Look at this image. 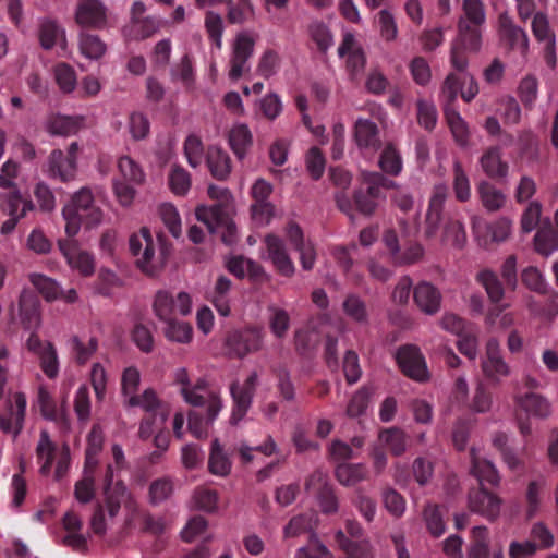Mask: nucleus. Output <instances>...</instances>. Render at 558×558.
<instances>
[{
  "instance_id": "27",
  "label": "nucleus",
  "mask_w": 558,
  "mask_h": 558,
  "mask_svg": "<svg viewBox=\"0 0 558 558\" xmlns=\"http://www.w3.org/2000/svg\"><path fill=\"white\" fill-rule=\"evenodd\" d=\"M498 32L500 37L507 40L511 48L520 50L522 54L527 52L529 39L526 33L513 24L512 19L507 12L499 15Z\"/></svg>"
},
{
  "instance_id": "40",
  "label": "nucleus",
  "mask_w": 558,
  "mask_h": 558,
  "mask_svg": "<svg viewBox=\"0 0 558 558\" xmlns=\"http://www.w3.org/2000/svg\"><path fill=\"white\" fill-rule=\"evenodd\" d=\"M105 434L100 424H94L87 435L85 450V469H94L98 463V456L102 451Z\"/></svg>"
},
{
  "instance_id": "20",
  "label": "nucleus",
  "mask_w": 558,
  "mask_h": 558,
  "mask_svg": "<svg viewBox=\"0 0 558 558\" xmlns=\"http://www.w3.org/2000/svg\"><path fill=\"white\" fill-rule=\"evenodd\" d=\"M26 409V398L23 393L16 392L9 399L7 414H0V428L13 437H16L23 426Z\"/></svg>"
},
{
  "instance_id": "59",
  "label": "nucleus",
  "mask_w": 558,
  "mask_h": 558,
  "mask_svg": "<svg viewBox=\"0 0 558 558\" xmlns=\"http://www.w3.org/2000/svg\"><path fill=\"white\" fill-rule=\"evenodd\" d=\"M509 307V304H497L488 310L485 323L489 327L498 326L502 329L510 328L514 324V316L512 313L505 311Z\"/></svg>"
},
{
  "instance_id": "22",
  "label": "nucleus",
  "mask_w": 558,
  "mask_h": 558,
  "mask_svg": "<svg viewBox=\"0 0 558 558\" xmlns=\"http://www.w3.org/2000/svg\"><path fill=\"white\" fill-rule=\"evenodd\" d=\"M39 40L44 49L57 48L60 56L70 54L65 29L56 21L47 20L40 24Z\"/></svg>"
},
{
  "instance_id": "32",
  "label": "nucleus",
  "mask_w": 558,
  "mask_h": 558,
  "mask_svg": "<svg viewBox=\"0 0 558 558\" xmlns=\"http://www.w3.org/2000/svg\"><path fill=\"white\" fill-rule=\"evenodd\" d=\"M471 459L472 473L478 480L481 486L485 484L496 486L499 484L500 477L492 461L481 456L474 448L471 450Z\"/></svg>"
},
{
  "instance_id": "45",
  "label": "nucleus",
  "mask_w": 558,
  "mask_h": 558,
  "mask_svg": "<svg viewBox=\"0 0 558 558\" xmlns=\"http://www.w3.org/2000/svg\"><path fill=\"white\" fill-rule=\"evenodd\" d=\"M54 81L59 89L64 94H71L77 86V76L74 68L61 62L53 68Z\"/></svg>"
},
{
  "instance_id": "26",
  "label": "nucleus",
  "mask_w": 558,
  "mask_h": 558,
  "mask_svg": "<svg viewBox=\"0 0 558 558\" xmlns=\"http://www.w3.org/2000/svg\"><path fill=\"white\" fill-rule=\"evenodd\" d=\"M518 408L529 417L544 420L551 414V404L543 395L526 392L515 397Z\"/></svg>"
},
{
  "instance_id": "60",
  "label": "nucleus",
  "mask_w": 558,
  "mask_h": 558,
  "mask_svg": "<svg viewBox=\"0 0 558 558\" xmlns=\"http://www.w3.org/2000/svg\"><path fill=\"white\" fill-rule=\"evenodd\" d=\"M168 180L170 190L175 195L184 196L191 189L192 182L189 172L179 166L171 168Z\"/></svg>"
},
{
  "instance_id": "12",
  "label": "nucleus",
  "mask_w": 558,
  "mask_h": 558,
  "mask_svg": "<svg viewBox=\"0 0 558 558\" xmlns=\"http://www.w3.org/2000/svg\"><path fill=\"white\" fill-rule=\"evenodd\" d=\"M37 459L45 460L40 470L44 474L48 473L50 465L57 460L56 476L60 477L69 466L70 449L66 445H63L59 449L53 447L48 434L43 430L40 434V442L37 447Z\"/></svg>"
},
{
  "instance_id": "35",
  "label": "nucleus",
  "mask_w": 558,
  "mask_h": 558,
  "mask_svg": "<svg viewBox=\"0 0 558 558\" xmlns=\"http://www.w3.org/2000/svg\"><path fill=\"white\" fill-rule=\"evenodd\" d=\"M37 401L40 404L41 415L45 420L54 422L60 426L65 425V409L63 403L58 404L48 390L39 388Z\"/></svg>"
},
{
  "instance_id": "51",
  "label": "nucleus",
  "mask_w": 558,
  "mask_h": 558,
  "mask_svg": "<svg viewBox=\"0 0 558 558\" xmlns=\"http://www.w3.org/2000/svg\"><path fill=\"white\" fill-rule=\"evenodd\" d=\"M454 44H458L465 51L477 52L482 46L481 32L476 28H471L461 20L459 22V38Z\"/></svg>"
},
{
  "instance_id": "44",
  "label": "nucleus",
  "mask_w": 558,
  "mask_h": 558,
  "mask_svg": "<svg viewBox=\"0 0 558 558\" xmlns=\"http://www.w3.org/2000/svg\"><path fill=\"white\" fill-rule=\"evenodd\" d=\"M117 167L123 182L137 185L145 182L146 175L143 168L130 156H121L118 159Z\"/></svg>"
},
{
  "instance_id": "31",
  "label": "nucleus",
  "mask_w": 558,
  "mask_h": 558,
  "mask_svg": "<svg viewBox=\"0 0 558 558\" xmlns=\"http://www.w3.org/2000/svg\"><path fill=\"white\" fill-rule=\"evenodd\" d=\"M228 144L239 160H243L253 145V134L247 124L234 123L228 132Z\"/></svg>"
},
{
  "instance_id": "30",
  "label": "nucleus",
  "mask_w": 558,
  "mask_h": 558,
  "mask_svg": "<svg viewBox=\"0 0 558 558\" xmlns=\"http://www.w3.org/2000/svg\"><path fill=\"white\" fill-rule=\"evenodd\" d=\"M37 365L49 379H56L60 373V359L57 348L49 341H37Z\"/></svg>"
},
{
  "instance_id": "62",
  "label": "nucleus",
  "mask_w": 558,
  "mask_h": 558,
  "mask_svg": "<svg viewBox=\"0 0 558 558\" xmlns=\"http://www.w3.org/2000/svg\"><path fill=\"white\" fill-rule=\"evenodd\" d=\"M280 68V57L275 50H265L259 57L256 71L264 78L274 76Z\"/></svg>"
},
{
  "instance_id": "42",
  "label": "nucleus",
  "mask_w": 558,
  "mask_h": 558,
  "mask_svg": "<svg viewBox=\"0 0 558 558\" xmlns=\"http://www.w3.org/2000/svg\"><path fill=\"white\" fill-rule=\"evenodd\" d=\"M165 323L163 335L173 343L186 344L193 339V327L184 320L171 318Z\"/></svg>"
},
{
  "instance_id": "39",
  "label": "nucleus",
  "mask_w": 558,
  "mask_h": 558,
  "mask_svg": "<svg viewBox=\"0 0 558 558\" xmlns=\"http://www.w3.org/2000/svg\"><path fill=\"white\" fill-rule=\"evenodd\" d=\"M32 209L33 205L29 201L24 199L19 192L13 193L8 199V214L11 218L1 226V233H10L15 228L17 219Z\"/></svg>"
},
{
  "instance_id": "61",
  "label": "nucleus",
  "mask_w": 558,
  "mask_h": 558,
  "mask_svg": "<svg viewBox=\"0 0 558 558\" xmlns=\"http://www.w3.org/2000/svg\"><path fill=\"white\" fill-rule=\"evenodd\" d=\"M378 163L383 171L392 175H398L402 170L401 156L390 144L384 148Z\"/></svg>"
},
{
  "instance_id": "17",
  "label": "nucleus",
  "mask_w": 558,
  "mask_h": 558,
  "mask_svg": "<svg viewBox=\"0 0 558 558\" xmlns=\"http://www.w3.org/2000/svg\"><path fill=\"white\" fill-rule=\"evenodd\" d=\"M338 54L340 58H347V71L353 80L364 72L366 57L354 34L349 32L344 34Z\"/></svg>"
},
{
  "instance_id": "6",
  "label": "nucleus",
  "mask_w": 558,
  "mask_h": 558,
  "mask_svg": "<svg viewBox=\"0 0 558 558\" xmlns=\"http://www.w3.org/2000/svg\"><path fill=\"white\" fill-rule=\"evenodd\" d=\"M459 94L466 102L473 100L478 94V85L471 73L450 72L440 87L439 100L445 107H450Z\"/></svg>"
},
{
  "instance_id": "54",
  "label": "nucleus",
  "mask_w": 558,
  "mask_h": 558,
  "mask_svg": "<svg viewBox=\"0 0 558 558\" xmlns=\"http://www.w3.org/2000/svg\"><path fill=\"white\" fill-rule=\"evenodd\" d=\"M366 469L363 464L343 463L337 466L336 476L345 486L355 485L365 478Z\"/></svg>"
},
{
  "instance_id": "55",
  "label": "nucleus",
  "mask_w": 558,
  "mask_h": 558,
  "mask_svg": "<svg viewBox=\"0 0 558 558\" xmlns=\"http://www.w3.org/2000/svg\"><path fill=\"white\" fill-rule=\"evenodd\" d=\"M294 558H333L330 550L320 542L315 533H311L308 543L300 547Z\"/></svg>"
},
{
  "instance_id": "21",
  "label": "nucleus",
  "mask_w": 558,
  "mask_h": 558,
  "mask_svg": "<svg viewBox=\"0 0 558 558\" xmlns=\"http://www.w3.org/2000/svg\"><path fill=\"white\" fill-rule=\"evenodd\" d=\"M468 504L472 512L488 520H495L500 513L502 501L497 495L478 488L469 494Z\"/></svg>"
},
{
  "instance_id": "28",
  "label": "nucleus",
  "mask_w": 558,
  "mask_h": 558,
  "mask_svg": "<svg viewBox=\"0 0 558 558\" xmlns=\"http://www.w3.org/2000/svg\"><path fill=\"white\" fill-rule=\"evenodd\" d=\"M80 54L89 62L100 61L108 51V46L100 36L82 31L77 35Z\"/></svg>"
},
{
  "instance_id": "4",
  "label": "nucleus",
  "mask_w": 558,
  "mask_h": 558,
  "mask_svg": "<svg viewBox=\"0 0 558 558\" xmlns=\"http://www.w3.org/2000/svg\"><path fill=\"white\" fill-rule=\"evenodd\" d=\"M256 39L257 35L247 29L235 34L228 61V77L231 82H238L250 71V59L254 53Z\"/></svg>"
},
{
  "instance_id": "19",
  "label": "nucleus",
  "mask_w": 558,
  "mask_h": 558,
  "mask_svg": "<svg viewBox=\"0 0 558 558\" xmlns=\"http://www.w3.org/2000/svg\"><path fill=\"white\" fill-rule=\"evenodd\" d=\"M306 490L318 498L322 511L335 513L338 510V501L327 482V475L322 471L314 472L305 484Z\"/></svg>"
},
{
  "instance_id": "43",
  "label": "nucleus",
  "mask_w": 558,
  "mask_h": 558,
  "mask_svg": "<svg viewBox=\"0 0 558 558\" xmlns=\"http://www.w3.org/2000/svg\"><path fill=\"white\" fill-rule=\"evenodd\" d=\"M63 525L68 532V535L64 537V543L75 549H82L86 545V537L84 534L80 533L82 527V520L80 517L73 511H69L64 514Z\"/></svg>"
},
{
  "instance_id": "18",
  "label": "nucleus",
  "mask_w": 558,
  "mask_h": 558,
  "mask_svg": "<svg viewBox=\"0 0 558 558\" xmlns=\"http://www.w3.org/2000/svg\"><path fill=\"white\" fill-rule=\"evenodd\" d=\"M60 250L72 270L77 271L83 277H89L95 272L94 255L78 247L75 242H61Z\"/></svg>"
},
{
  "instance_id": "33",
  "label": "nucleus",
  "mask_w": 558,
  "mask_h": 558,
  "mask_svg": "<svg viewBox=\"0 0 558 558\" xmlns=\"http://www.w3.org/2000/svg\"><path fill=\"white\" fill-rule=\"evenodd\" d=\"M231 280L226 276H219L208 292V299L214 304L217 312L227 317L230 314V293Z\"/></svg>"
},
{
  "instance_id": "25",
  "label": "nucleus",
  "mask_w": 558,
  "mask_h": 558,
  "mask_svg": "<svg viewBox=\"0 0 558 558\" xmlns=\"http://www.w3.org/2000/svg\"><path fill=\"white\" fill-rule=\"evenodd\" d=\"M354 140L362 154H374L379 147L376 123L368 119H357L354 126Z\"/></svg>"
},
{
  "instance_id": "48",
  "label": "nucleus",
  "mask_w": 558,
  "mask_h": 558,
  "mask_svg": "<svg viewBox=\"0 0 558 558\" xmlns=\"http://www.w3.org/2000/svg\"><path fill=\"white\" fill-rule=\"evenodd\" d=\"M407 439L405 433L397 427L384 429L378 436L379 442L389 447L390 451L396 456H400L405 451Z\"/></svg>"
},
{
  "instance_id": "13",
  "label": "nucleus",
  "mask_w": 558,
  "mask_h": 558,
  "mask_svg": "<svg viewBox=\"0 0 558 558\" xmlns=\"http://www.w3.org/2000/svg\"><path fill=\"white\" fill-rule=\"evenodd\" d=\"M396 357L402 372L410 378L417 381H425L429 378L425 357L416 345L408 344L400 348Z\"/></svg>"
},
{
  "instance_id": "63",
  "label": "nucleus",
  "mask_w": 558,
  "mask_h": 558,
  "mask_svg": "<svg viewBox=\"0 0 558 558\" xmlns=\"http://www.w3.org/2000/svg\"><path fill=\"white\" fill-rule=\"evenodd\" d=\"M218 499L217 492L207 488H197L192 496L194 507L205 512L217 511Z\"/></svg>"
},
{
  "instance_id": "1",
  "label": "nucleus",
  "mask_w": 558,
  "mask_h": 558,
  "mask_svg": "<svg viewBox=\"0 0 558 558\" xmlns=\"http://www.w3.org/2000/svg\"><path fill=\"white\" fill-rule=\"evenodd\" d=\"M137 501L122 481L113 480V468L108 465L105 475L102 502L98 505L90 519V529L96 534H105L121 510L130 523L137 512Z\"/></svg>"
},
{
  "instance_id": "3",
  "label": "nucleus",
  "mask_w": 558,
  "mask_h": 558,
  "mask_svg": "<svg viewBox=\"0 0 558 558\" xmlns=\"http://www.w3.org/2000/svg\"><path fill=\"white\" fill-rule=\"evenodd\" d=\"M62 216L65 220L66 234L74 236L83 225L87 228L99 226L104 219V211L96 204L92 190L82 187L63 206Z\"/></svg>"
},
{
  "instance_id": "57",
  "label": "nucleus",
  "mask_w": 558,
  "mask_h": 558,
  "mask_svg": "<svg viewBox=\"0 0 558 558\" xmlns=\"http://www.w3.org/2000/svg\"><path fill=\"white\" fill-rule=\"evenodd\" d=\"M128 130L134 141L145 140L150 132V122L146 114L134 111L129 116Z\"/></svg>"
},
{
  "instance_id": "37",
  "label": "nucleus",
  "mask_w": 558,
  "mask_h": 558,
  "mask_svg": "<svg viewBox=\"0 0 558 558\" xmlns=\"http://www.w3.org/2000/svg\"><path fill=\"white\" fill-rule=\"evenodd\" d=\"M207 165L213 177L218 180H226L231 173L230 156L218 146H211L208 149Z\"/></svg>"
},
{
  "instance_id": "15",
  "label": "nucleus",
  "mask_w": 558,
  "mask_h": 558,
  "mask_svg": "<svg viewBox=\"0 0 558 558\" xmlns=\"http://www.w3.org/2000/svg\"><path fill=\"white\" fill-rule=\"evenodd\" d=\"M264 245L265 251L262 253V258L269 260L281 275L291 277L295 267L282 239L275 234H267L264 239Z\"/></svg>"
},
{
  "instance_id": "34",
  "label": "nucleus",
  "mask_w": 558,
  "mask_h": 558,
  "mask_svg": "<svg viewBox=\"0 0 558 558\" xmlns=\"http://www.w3.org/2000/svg\"><path fill=\"white\" fill-rule=\"evenodd\" d=\"M125 404L129 407H140L147 413H153L157 415V412L160 410L159 417L161 423L163 424L168 418V411L162 410V403L158 398L155 390L148 388L145 389L141 395H135L125 401Z\"/></svg>"
},
{
  "instance_id": "56",
  "label": "nucleus",
  "mask_w": 558,
  "mask_h": 558,
  "mask_svg": "<svg viewBox=\"0 0 558 558\" xmlns=\"http://www.w3.org/2000/svg\"><path fill=\"white\" fill-rule=\"evenodd\" d=\"M379 35L386 43H392L398 38L399 29L393 14L387 10H380L377 15Z\"/></svg>"
},
{
  "instance_id": "11",
  "label": "nucleus",
  "mask_w": 558,
  "mask_h": 558,
  "mask_svg": "<svg viewBox=\"0 0 558 558\" xmlns=\"http://www.w3.org/2000/svg\"><path fill=\"white\" fill-rule=\"evenodd\" d=\"M481 366L484 376L494 383H500L511 374V367L504 359L497 339L492 338L487 341Z\"/></svg>"
},
{
  "instance_id": "46",
  "label": "nucleus",
  "mask_w": 558,
  "mask_h": 558,
  "mask_svg": "<svg viewBox=\"0 0 558 558\" xmlns=\"http://www.w3.org/2000/svg\"><path fill=\"white\" fill-rule=\"evenodd\" d=\"M477 191L483 206L488 211H497L504 207L506 203L505 194L487 182H481Z\"/></svg>"
},
{
  "instance_id": "38",
  "label": "nucleus",
  "mask_w": 558,
  "mask_h": 558,
  "mask_svg": "<svg viewBox=\"0 0 558 558\" xmlns=\"http://www.w3.org/2000/svg\"><path fill=\"white\" fill-rule=\"evenodd\" d=\"M77 165L69 160L61 150L56 149L51 153L48 160V172L50 175L68 181L75 177Z\"/></svg>"
},
{
  "instance_id": "50",
  "label": "nucleus",
  "mask_w": 558,
  "mask_h": 558,
  "mask_svg": "<svg viewBox=\"0 0 558 558\" xmlns=\"http://www.w3.org/2000/svg\"><path fill=\"white\" fill-rule=\"evenodd\" d=\"M473 543L468 550V558H489V538L486 526L478 525L472 530Z\"/></svg>"
},
{
  "instance_id": "41",
  "label": "nucleus",
  "mask_w": 558,
  "mask_h": 558,
  "mask_svg": "<svg viewBox=\"0 0 558 558\" xmlns=\"http://www.w3.org/2000/svg\"><path fill=\"white\" fill-rule=\"evenodd\" d=\"M476 280L484 288L488 300L494 305L500 304L505 289L497 275L490 269H483L476 275Z\"/></svg>"
},
{
  "instance_id": "49",
  "label": "nucleus",
  "mask_w": 558,
  "mask_h": 558,
  "mask_svg": "<svg viewBox=\"0 0 558 558\" xmlns=\"http://www.w3.org/2000/svg\"><path fill=\"white\" fill-rule=\"evenodd\" d=\"M481 166L484 172L492 178H504L507 175L508 166L501 161L498 148H492L481 158Z\"/></svg>"
},
{
  "instance_id": "29",
  "label": "nucleus",
  "mask_w": 558,
  "mask_h": 558,
  "mask_svg": "<svg viewBox=\"0 0 558 558\" xmlns=\"http://www.w3.org/2000/svg\"><path fill=\"white\" fill-rule=\"evenodd\" d=\"M447 194L448 189L445 184H438L434 187L426 214L425 233L427 236H433L439 228L441 211L447 198Z\"/></svg>"
},
{
  "instance_id": "10",
  "label": "nucleus",
  "mask_w": 558,
  "mask_h": 558,
  "mask_svg": "<svg viewBox=\"0 0 558 558\" xmlns=\"http://www.w3.org/2000/svg\"><path fill=\"white\" fill-rule=\"evenodd\" d=\"M258 384V375L252 372L243 384L234 383L230 387L234 407L230 416V423L236 425L251 408L253 395Z\"/></svg>"
},
{
  "instance_id": "23",
  "label": "nucleus",
  "mask_w": 558,
  "mask_h": 558,
  "mask_svg": "<svg viewBox=\"0 0 558 558\" xmlns=\"http://www.w3.org/2000/svg\"><path fill=\"white\" fill-rule=\"evenodd\" d=\"M472 229L475 239L481 244H486V240L483 239L484 231L489 235L492 242L501 243L510 236L512 222L507 218H500L492 223H484L478 218L474 217L472 219Z\"/></svg>"
},
{
  "instance_id": "9",
  "label": "nucleus",
  "mask_w": 558,
  "mask_h": 558,
  "mask_svg": "<svg viewBox=\"0 0 558 558\" xmlns=\"http://www.w3.org/2000/svg\"><path fill=\"white\" fill-rule=\"evenodd\" d=\"M264 345V332L260 328L250 327L234 330L226 339V348L230 355L245 357L258 352Z\"/></svg>"
},
{
  "instance_id": "24",
  "label": "nucleus",
  "mask_w": 558,
  "mask_h": 558,
  "mask_svg": "<svg viewBox=\"0 0 558 558\" xmlns=\"http://www.w3.org/2000/svg\"><path fill=\"white\" fill-rule=\"evenodd\" d=\"M413 299L423 313L435 315L440 310L442 295L430 282L421 281L413 289Z\"/></svg>"
},
{
  "instance_id": "36",
  "label": "nucleus",
  "mask_w": 558,
  "mask_h": 558,
  "mask_svg": "<svg viewBox=\"0 0 558 558\" xmlns=\"http://www.w3.org/2000/svg\"><path fill=\"white\" fill-rule=\"evenodd\" d=\"M232 462L218 439H214L208 458L209 472L219 477H226L230 474Z\"/></svg>"
},
{
  "instance_id": "8",
  "label": "nucleus",
  "mask_w": 558,
  "mask_h": 558,
  "mask_svg": "<svg viewBox=\"0 0 558 558\" xmlns=\"http://www.w3.org/2000/svg\"><path fill=\"white\" fill-rule=\"evenodd\" d=\"M192 298L182 291L174 299L168 291L159 290L154 298L153 311L160 322H167L175 314L187 316L192 313Z\"/></svg>"
},
{
  "instance_id": "53",
  "label": "nucleus",
  "mask_w": 558,
  "mask_h": 558,
  "mask_svg": "<svg viewBox=\"0 0 558 558\" xmlns=\"http://www.w3.org/2000/svg\"><path fill=\"white\" fill-rule=\"evenodd\" d=\"M445 114L456 142L461 146L466 145L469 138V128L466 122L458 111L450 107H445Z\"/></svg>"
},
{
  "instance_id": "7",
  "label": "nucleus",
  "mask_w": 558,
  "mask_h": 558,
  "mask_svg": "<svg viewBox=\"0 0 558 558\" xmlns=\"http://www.w3.org/2000/svg\"><path fill=\"white\" fill-rule=\"evenodd\" d=\"M180 393L187 404L205 408L210 424L215 422L223 408L220 396L216 391L207 389L203 379L192 384L189 388H180Z\"/></svg>"
},
{
  "instance_id": "14",
  "label": "nucleus",
  "mask_w": 558,
  "mask_h": 558,
  "mask_svg": "<svg viewBox=\"0 0 558 558\" xmlns=\"http://www.w3.org/2000/svg\"><path fill=\"white\" fill-rule=\"evenodd\" d=\"M75 21L82 27L102 29L108 23V9L100 0H78Z\"/></svg>"
},
{
  "instance_id": "16",
  "label": "nucleus",
  "mask_w": 558,
  "mask_h": 558,
  "mask_svg": "<svg viewBox=\"0 0 558 558\" xmlns=\"http://www.w3.org/2000/svg\"><path fill=\"white\" fill-rule=\"evenodd\" d=\"M43 128L50 135L71 136L87 128V118L83 114L53 113L44 121Z\"/></svg>"
},
{
  "instance_id": "5",
  "label": "nucleus",
  "mask_w": 558,
  "mask_h": 558,
  "mask_svg": "<svg viewBox=\"0 0 558 558\" xmlns=\"http://www.w3.org/2000/svg\"><path fill=\"white\" fill-rule=\"evenodd\" d=\"M208 195L211 199L217 201V204L198 205L195 208V217L206 228L211 229L217 222L223 220L226 214L234 213V197L228 189L216 185L208 187Z\"/></svg>"
},
{
  "instance_id": "47",
  "label": "nucleus",
  "mask_w": 558,
  "mask_h": 558,
  "mask_svg": "<svg viewBox=\"0 0 558 558\" xmlns=\"http://www.w3.org/2000/svg\"><path fill=\"white\" fill-rule=\"evenodd\" d=\"M363 183L368 185V194L375 198L384 199L383 190L397 187V183L377 172H362Z\"/></svg>"
},
{
  "instance_id": "2",
  "label": "nucleus",
  "mask_w": 558,
  "mask_h": 558,
  "mask_svg": "<svg viewBox=\"0 0 558 558\" xmlns=\"http://www.w3.org/2000/svg\"><path fill=\"white\" fill-rule=\"evenodd\" d=\"M129 250L135 266L146 276L157 277L166 268L170 248L160 236H154L147 227L129 238Z\"/></svg>"
},
{
  "instance_id": "52",
  "label": "nucleus",
  "mask_w": 558,
  "mask_h": 558,
  "mask_svg": "<svg viewBox=\"0 0 558 558\" xmlns=\"http://www.w3.org/2000/svg\"><path fill=\"white\" fill-rule=\"evenodd\" d=\"M13 315L17 316L25 327L31 326L32 318L35 316V292L32 289L22 291Z\"/></svg>"
},
{
  "instance_id": "64",
  "label": "nucleus",
  "mask_w": 558,
  "mask_h": 558,
  "mask_svg": "<svg viewBox=\"0 0 558 558\" xmlns=\"http://www.w3.org/2000/svg\"><path fill=\"white\" fill-rule=\"evenodd\" d=\"M253 221L258 226H267L276 216V207L270 201L254 202L250 206Z\"/></svg>"
},
{
  "instance_id": "58",
  "label": "nucleus",
  "mask_w": 558,
  "mask_h": 558,
  "mask_svg": "<svg viewBox=\"0 0 558 558\" xmlns=\"http://www.w3.org/2000/svg\"><path fill=\"white\" fill-rule=\"evenodd\" d=\"M158 213L169 232L174 238H179L182 233V222L175 206L170 203H163L159 206Z\"/></svg>"
}]
</instances>
